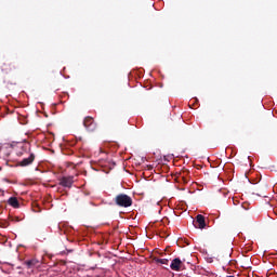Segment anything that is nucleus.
<instances>
[{
	"mask_svg": "<svg viewBox=\"0 0 277 277\" xmlns=\"http://www.w3.org/2000/svg\"><path fill=\"white\" fill-rule=\"evenodd\" d=\"M154 263H160V265H168V263H170V261L168 259L154 258Z\"/></svg>",
	"mask_w": 277,
	"mask_h": 277,
	"instance_id": "9d476101",
	"label": "nucleus"
},
{
	"mask_svg": "<svg viewBox=\"0 0 277 277\" xmlns=\"http://www.w3.org/2000/svg\"><path fill=\"white\" fill-rule=\"evenodd\" d=\"M115 203L127 209L133 205V199L127 194H119L115 197Z\"/></svg>",
	"mask_w": 277,
	"mask_h": 277,
	"instance_id": "f257e3e1",
	"label": "nucleus"
},
{
	"mask_svg": "<svg viewBox=\"0 0 277 277\" xmlns=\"http://www.w3.org/2000/svg\"><path fill=\"white\" fill-rule=\"evenodd\" d=\"M36 160V155L30 154L27 158H24L23 160L17 162V166L21 168H27V166H31L34 161Z\"/></svg>",
	"mask_w": 277,
	"mask_h": 277,
	"instance_id": "423d86ee",
	"label": "nucleus"
},
{
	"mask_svg": "<svg viewBox=\"0 0 277 277\" xmlns=\"http://www.w3.org/2000/svg\"><path fill=\"white\" fill-rule=\"evenodd\" d=\"M83 127L87 131H89V133H94V131L98 129V124L96 123V121H94V118H92L91 116L84 118Z\"/></svg>",
	"mask_w": 277,
	"mask_h": 277,
	"instance_id": "f03ea898",
	"label": "nucleus"
},
{
	"mask_svg": "<svg viewBox=\"0 0 277 277\" xmlns=\"http://www.w3.org/2000/svg\"><path fill=\"white\" fill-rule=\"evenodd\" d=\"M58 184L62 187H67L68 189H70V187H72V183H75V176L69 175V176H63L58 180Z\"/></svg>",
	"mask_w": 277,
	"mask_h": 277,
	"instance_id": "7ed1b4c3",
	"label": "nucleus"
},
{
	"mask_svg": "<svg viewBox=\"0 0 277 277\" xmlns=\"http://www.w3.org/2000/svg\"><path fill=\"white\" fill-rule=\"evenodd\" d=\"M184 267L185 265L183 264V261H181L179 258L173 259L170 264V268L173 272H181Z\"/></svg>",
	"mask_w": 277,
	"mask_h": 277,
	"instance_id": "20e7f679",
	"label": "nucleus"
},
{
	"mask_svg": "<svg viewBox=\"0 0 277 277\" xmlns=\"http://www.w3.org/2000/svg\"><path fill=\"white\" fill-rule=\"evenodd\" d=\"M2 72H5L8 75L9 72H12L13 70H16V64L12 62H5L1 66Z\"/></svg>",
	"mask_w": 277,
	"mask_h": 277,
	"instance_id": "0eeeda50",
	"label": "nucleus"
},
{
	"mask_svg": "<svg viewBox=\"0 0 277 277\" xmlns=\"http://www.w3.org/2000/svg\"><path fill=\"white\" fill-rule=\"evenodd\" d=\"M38 263L39 262L36 259L24 261V265H25L26 269H35V267H37Z\"/></svg>",
	"mask_w": 277,
	"mask_h": 277,
	"instance_id": "6e6552de",
	"label": "nucleus"
},
{
	"mask_svg": "<svg viewBox=\"0 0 277 277\" xmlns=\"http://www.w3.org/2000/svg\"><path fill=\"white\" fill-rule=\"evenodd\" d=\"M195 228H207V221L205 220V215L198 214L196 220L194 221Z\"/></svg>",
	"mask_w": 277,
	"mask_h": 277,
	"instance_id": "39448f33",
	"label": "nucleus"
},
{
	"mask_svg": "<svg viewBox=\"0 0 277 277\" xmlns=\"http://www.w3.org/2000/svg\"><path fill=\"white\" fill-rule=\"evenodd\" d=\"M8 203L10 205V207H13V209L21 208V203L18 202V199L16 197L9 198Z\"/></svg>",
	"mask_w": 277,
	"mask_h": 277,
	"instance_id": "1a4fd4ad",
	"label": "nucleus"
}]
</instances>
